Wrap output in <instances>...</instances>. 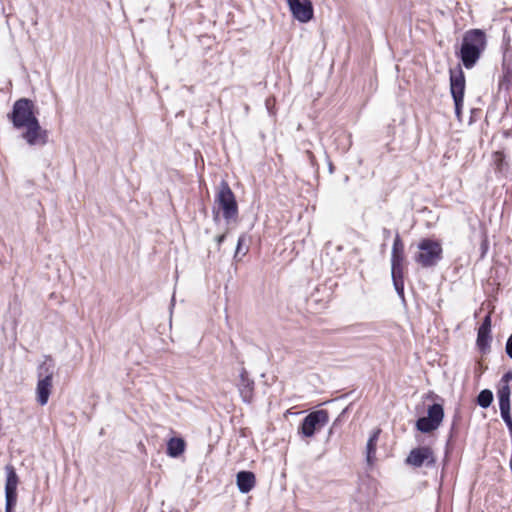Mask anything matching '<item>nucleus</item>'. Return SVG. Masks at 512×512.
Returning <instances> with one entry per match:
<instances>
[{"mask_svg":"<svg viewBox=\"0 0 512 512\" xmlns=\"http://www.w3.org/2000/svg\"><path fill=\"white\" fill-rule=\"evenodd\" d=\"M486 45V34L483 30L471 29L464 34L460 58L465 68L471 69L477 63Z\"/></svg>","mask_w":512,"mask_h":512,"instance_id":"f257e3e1","label":"nucleus"},{"mask_svg":"<svg viewBox=\"0 0 512 512\" xmlns=\"http://www.w3.org/2000/svg\"><path fill=\"white\" fill-rule=\"evenodd\" d=\"M418 249L414 260L422 268L435 267L443 258V249L439 241L424 238L418 243Z\"/></svg>","mask_w":512,"mask_h":512,"instance_id":"f03ea898","label":"nucleus"},{"mask_svg":"<svg viewBox=\"0 0 512 512\" xmlns=\"http://www.w3.org/2000/svg\"><path fill=\"white\" fill-rule=\"evenodd\" d=\"M8 118L17 129L24 128V126L38 120L34 113L33 101L27 98L17 100L13 105L11 113L8 114Z\"/></svg>","mask_w":512,"mask_h":512,"instance_id":"7ed1b4c3","label":"nucleus"},{"mask_svg":"<svg viewBox=\"0 0 512 512\" xmlns=\"http://www.w3.org/2000/svg\"><path fill=\"white\" fill-rule=\"evenodd\" d=\"M215 202L219 209L223 211V217L227 222L237 217L238 205L235 195L226 181L220 183Z\"/></svg>","mask_w":512,"mask_h":512,"instance_id":"20e7f679","label":"nucleus"},{"mask_svg":"<svg viewBox=\"0 0 512 512\" xmlns=\"http://www.w3.org/2000/svg\"><path fill=\"white\" fill-rule=\"evenodd\" d=\"M329 421V415L326 410H316L309 413L302 421L299 427V433L304 437H312L316 431L323 428Z\"/></svg>","mask_w":512,"mask_h":512,"instance_id":"39448f33","label":"nucleus"},{"mask_svg":"<svg viewBox=\"0 0 512 512\" xmlns=\"http://www.w3.org/2000/svg\"><path fill=\"white\" fill-rule=\"evenodd\" d=\"M450 92L454 100L455 112L460 116L465 92V76L460 66L457 70H450Z\"/></svg>","mask_w":512,"mask_h":512,"instance_id":"423d86ee","label":"nucleus"},{"mask_svg":"<svg viewBox=\"0 0 512 512\" xmlns=\"http://www.w3.org/2000/svg\"><path fill=\"white\" fill-rule=\"evenodd\" d=\"M444 417V410L442 405L435 403L428 408L426 417H420L416 421V428L422 433H429L436 430Z\"/></svg>","mask_w":512,"mask_h":512,"instance_id":"0eeeda50","label":"nucleus"},{"mask_svg":"<svg viewBox=\"0 0 512 512\" xmlns=\"http://www.w3.org/2000/svg\"><path fill=\"white\" fill-rule=\"evenodd\" d=\"M436 458L433 450L428 446H421L410 451L406 458V463L413 467H421L423 465L429 467L434 466Z\"/></svg>","mask_w":512,"mask_h":512,"instance_id":"6e6552de","label":"nucleus"},{"mask_svg":"<svg viewBox=\"0 0 512 512\" xmlns=\"http://www.w3.org/2000/svg\"><path fill=\"white\" fill-rule=\"evenodd\" d=\"M39 370V380L37 383V401L40 405L43 406L47 404L51 393L53 371L48 367H45V364L41 365Z\"/></svg>","mask_w":512,"mask_h":512,"instance_id":"1a4fd4ad","label":"nucleus"},{"mask_svg":"<svg viewBox=\"0 0 512 512\" xmlns=\"http://www.w3.org/2000/svg\"><path fill=\"white\" fill-rule=\"evenodd\" d=\"M403 262L404 252L391 253V276L394 287L401 296L404 294Z\"/></svg>","mask_w":512,"mask_h":512,"instance_id":"9d476101","label":"nucleus"},{"mask_svg":"<svg viewBox=\"0 0 512 512\" xmlns=\"http://www.w3.org/2000/svg\"><path fill=\"white\" fill-rule=\"evenodd\" d=\"M287 4L298 21L306 23L313 18V5L310 0H287Z\"/></svg>","mask_w":512,"mask_h":512,"instance_id":"9b49d317","label":"nucleus"},{"mask_svg":"<svg viewBox=\"0 0 512 512\" xmlns=\"http://www.w3.org/2000/svg\"><path fill=\"white\" fill-rule=\"evenodd\" d=\"M26 131L23 133V138L31 145H45L48 142V131L42 129L38 120L24 126Z\"/></svg>","mask_w":512,"mask_h":512,"instance_id":"f8f14e48","label":"nucleus"},{"mask_svg":"<svg viewBox=\"0 0 512 512\" xmlns=\"http://www.w3.org/2000/svg\"><path fill=\"white\" fill-rule=\"evenodd\" d=\"M6 484H5V498L8 500V505H16L17 502V485L19 482L15 469L11 465L6 466Z\"/></svg>","mask_w":512,"mask_h":512,"instance_id":"ddd939ff","label":"nucleus"},{"mask_svg":"<svg viewBox=\"0 0 512 512\" xmlns=\"http://www.w3.org/2000/svg\"><path fill=\"white\" fill-rule=\"evenodd\" d=\"M239 378L238 389L240 396L244 402L250 403L253 398L254 381L248 377L245 368L241 369Z\"/></svg>","mask_w":512,"mask_h":512,"instance_id":"4468645a","label":"nucleus"},{"mask_svg":"<svg viewBox=\"0 0 512 512\" xmlns=\"http://www.w3.org/2000/svg\"><path fill=\"white\" fill-rule=\"evenodd\" d=\"M236 483L241 493H248L254 488L256 478L251 471H240L236 475Z\"/></svg>","mask_w":512,"mask_h":512,"instance_id":"2eb2a0df","label":"nucleus"},{"mask_svg":"<svg viewBox=\"0 0 512 512\" xmlns=\"http://www.w3.org/2000/svg\"><path fill=\"white\" fill-rule=\"evenodd\" d=\"M185 441L182 438L173 437L167 443V454L176 458L185 450Z\"/></svg>","mask_w":512,"mask_h":512,"instance_id":"dca6fc26","label":"nucleus"},{"mask_svg":"<svg viewBox=\"0 0 512 512\" xmlns=\"http://www.w3.org/2000/svg\"><path fill=\"white\" fill-rule=\"evenodd\" d=\"M510 395L511 390L509 384H503L497 392L498 400H499V408H509L510 407Z\"/></svg>","mask_w":512,"mask_h":512,"instance_id":"f3484780","label":"nucleus"},{"mask_svg":"<svg viewBox=\"0 0 512 512\" xmlns=\"http://www.w3.org/2000/svg\"><path fill=\"white\" fill-rule=\"evenodd\" d=\"M380 430L373 432L367 442L366 450H367V461L370 463L372 461V457L376 452V443L378 440Z\"/></svg>","mask_w":512,"mask_h":512,"instance_id":"a211bd4d","label":"nucleus"},{"mask_svg":"<svg viewBox=\"0 0 512 512\" xmlns=\"http://www.w3.org/2000/svg\"><path fill=\"white\" fill-rule=\"evenodd\" d=\"M493 401V393L488 390H482L477 396V404L482 408H488Z\"/></svg>","mask_w":512,"mask_h":512,"instance_id":"6ab92c4d","label":"nucleus"},{"mask_svg":"<svg viewBox=\"0 0 512 512\" xmlns=\"http://www.w3.org/2000/svg\"><path fill=\"white\" fill-rule=\"evenodd\" d=\"M490 332L484 330H478L477 334V345L479 349L485 352L489 348Z\"/></svg>","mask_w":512,"mask_h":512,"instance_id":"aec40b11","label":"nucleus"},{"mask_svg":"<svg viewBox=\"0 0 512 512\" xmlns=\"http://www.w3.org/2000/svg\"><path fill=\"white\" fill-rule=\"evenodd\" d=\"M500 413H501L502 419L506 423V425H507V427L509 429V432H510V434L512 436V418H511V415H510V407L509 408H502V409H500Z\"/></svg>","mask_w":512,"mask_h":512,"instance_id":"412c9836","label":"nucleus"},{"mask_svg":"<svg viewBox=\"0 0 512 512\" xmlns=\"http://www.w3.org/2000/svg\"><path fill=\"white\" fill-rule=\"evenodd\" d=\"M245 241H246V236L245 235H241L238 238L237 247H236V252H235L234 258H237L239 254L246 255V253L248 252V247L243 249V245H244Z\"/></svg>","mask_w":512,"mask_h":512,"instance_id":"4be33fe9","label":"nucleus"},{"mask_svg":"<svg viewBox=\"0 0 512 512\" xmlns=\"http://www.w3.org/2000/svg\"><path fill=\"white\" fill-rule=\"evenodd\" d=\"M398 252H404V244H403L399 234L397 233L396 237L394 239L391 253H398Z\"/></svg>","mask_w":512,"mask_h":512,"instance_id":"5701e85b","label":"nucleus"},{"mask_svg":"<svg viewBox=\"0 0 512 512\" xmlns=\"http://www.w3.org/2000/svg\"><path fill=\"white\" fill-rule=\"evenodd\" d=\"M478 330H484V331L491 332V317H490V315L485 316V318Z\"/></svg>","mask_w":512,"mask_h":512,"instance_id":"b1692460","label":"nucleus"},{"mask_svg":"<svg viewBox=\"0 0 512 512\" xmlns=\"http://www.w3.org/2000/svg\"><path fill=\"white\" fill-rule=\"evenodd\" d=\"M495 157H496L495 161L497 163V167H498L499 170H501L502 166L504 165V161H505L504 160V155L502 153H500V152H497L495 154Z\"/></svg>","mask_w":512,"mask_h":512,"instance_id":"393cba45","label":"nucleus"},{"mask_svg":"<svg viewBox=\"0 0 512 512\" xmlns=\"http://www.w3.org/2000/svg\"><path fill=\"white\" fill-rule=\"evenodd\" d=\"M507 355L512 359V334L507 340L506 347H505Z\"/></svg>","mask_w":512,"mask_h":512,"instance_id":"a878e982","label":"nucleus"},{"mask_svg":"<svg viewBox=\"0 0 512 512\" xmlns=\"http://www.w3.org/2000/svg\"><path fill=\"white\" fill-rule=\"evenodd\" d=\"M511 380H512V371H508V372H507V373H505V374L503 375V377L501 378V382H502L503 384H508V383H509V381H511Z\"/></svg>","mask_w":512,"mask_h":512,"instance_id":"bb28decb","label":"nucleus"},{"mask_svg":"<svg viewBox=\"0 0 512 512\" xmlns=\"http://www.w3.org/2000/svg\"><path fill=\"white\" fill-rule=\"evenodd\" d=\"M225 238H226V233H223V234L215 237V242L217 243L218 249H220V246L224 242Z\"/></svg>","mask_w":512,"mask_h":512,"instance_id":"cd10ccee","label":"nucleus"},{"mask_svg":"<svg viewBox=\"0 0 512 512\" xmlns=\"http://www.w3.org/2000/svg\"><path fill=\"white\" fill-rule=\"evenodd\" d=\"M15 507V505H11L9 506L8 505V500H6V507H5V512H12L13 508Z\"/></svg>","mask_w":512,"mask_h":512,"instance_id":"c85d7f7f","label":"nucleus"},{"mask_svg":"<svg viewBox=\"0 0 512 512\" xmlns=\"http://www.w3.org/2000/svg\"><path fill=\"white\" fill-rule=\"evenodd\" d=\"M383 234H384V237H385V238H388V237L390 236V230H389V229H387V228H384V229H383Z\"/></svg>","mask_w":512,"mask_h":512,"instance_id":"c756f323","label":"nucleus"},{"mask_svg":"<svg viewBox=\"0 0 512 512\" xmlns=\"http://www.w3.org/2000/svg\"><path fill=\"white\" fill-rule=\"evenodd\" d=\"M174 305H175V297L172 296L170 309H172L174 307Z\"/></svg>","mask_w":512,"mask_h":512,"instance_id":"7c9ffc66","label":"nucleus"},{"mask_svg":"<svg viewBox=\"0 0 512 512\" xmlns=\"http://www.w3.org/2000/svg\"><path fill=\"white\" fill-rule=\"evenodd\" d=\"M215 220L218 219V213H216V215L214 216Z\"/></svg>","mask_w":512,"mask_h":512,"instance_id":"2f4dec72","label":"nucleus"}]
</instances>
